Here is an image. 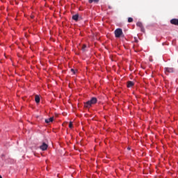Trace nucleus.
I'll list each match as a JSON object with an SVG mask.
<instances>
[{"instance_id": "f257e3e1", "label": "nucleus", "mask_w": 178, "mask_h": 178, "mask_svg": "<svg viewBox=\"0 0 178 178\" xmlns=\"http://www.w3.org/2000/svg\"><path fill=\"white\" fill-rule=\"evenodd\" d=\"M97 101L98 100L96 97H92L90 100L84 103V106L85 108H91L92 105H95V104H97Z\"/></svg>"}, {"instance_id": "f03ea898", "label": "nucleus", "mask_w": 178, "mask_h": 178, "mask_svg": "<svg viewBox=\"0 0 178 178\" xmlns=\"http://www.w3.org/2000/svg\"><path fill=\"white\" fill-rule=\"evenodd\" d=\"M114 33L116 38H120V37L123 35V31L122 29H117Z\"/></svg>"}, {"instance_id": "7ed1b4c3", "label": "nucleus", "mask_w": 178, "mask_h": 178, "mask_svg": "<svg viewBox=\"0 0 178 178\" xmlns=\"http://www.w3.org/2000/svg\"><path fill=\"white\" fill-rule=\"evenodd\" d=\"M40 149L42 151H47V149H48V145L45 143H42V145L40 146Z\"/></svg>"}, {"instance_id": "20e7f679", "label": "nucleus", "mask_w": 178, "mask_h": 178, "mask_svg": "<svg viewBox=\"0 0 178 178\" xmlns=\"http://www.w3.org/2000/svg\"><path fill=\"white\" fill-rule=\"evenodd\" d=\"M136 26L138 27H140V31H142V33H145V29H144V26H143L142 22H137Z\"/></svg>"}, {"instance_id": "39448f33", "label": "nucleus", "mask_w": 178, "mask_h": 178, "mask_svg": "<svg viewBox=\"0 0 178 178\" xmlns=\"http://www.w3.org/2000/svg\"><path fill=\"white\" fill-rule=\"evenodd\" d=\"M175 72V68L173 67H165V73H173Z\"/></svg>"}, {"instance_id": "423d86ee", "label": "nucleus", "mask_w": 178, "mask_h": 178, "mask_svg": "<svg viewBox=\"0 0 178 178\" xmlns=\"http://www.w3.org/2000/svg\"><path fill=\"white\" fill-rule=\"evenodd\" d=\"M171 24H174L175 26H178V19H172L170 20Z\"/></svg>"}, {"instance_id": "0eeeda50", "label": "nucleus", "mask_w": 178, "mask_h": 178, "mask_svg": "<svg viewBox=\"0 0 178 178\" xmlns=\"http://www.w3.org/2000/svg\"><path fill=\"white\" fill-rule=\"evenodd\" d=\"M133 86H134V82H133L131 81H129L127 82V87H128V88H130L133 87Z\"/></svg>"}, {"instance_id": "6e6552de", "label": "nucleus", "mask_w": 178, "mask_h": 178, "mask_svg": "<svg viewBox=\"0 0 178 178\" xmlns=\"http://www.w3.org/2000/svg\"><path fill=\"white\" fill-rule=\"evenodd\" d=\"M52 122H54V117L45 120V123H51Z\"/></svg>"}, {"instance_id": "1a4fd4ad", "label": "nucleus", "mask_w": 178, "mask_h": 178, "mask_svg": "<svg viewBox=\"0 0 178 178\" xmlns=\"http://www.w3.org/2000/svg\"><path fill=\"white\" fill-rule=\"evenodd\" d=\"M72 19L75 20V22H77V20H79V14L73 15L72 16Z\"/></svg>"}, {"instance_id": "9d476101", "label": "nucleus", "mask_w": 178, "mask_h": 178, "mask_svg": "<svg viewBox=\"0 0 178 178\" xmlns=\"http://www.w3.org/2000/svg\"><path fill=\"white\" fill-rule=\"evenodd\" d=\"M35 101L36 104H40V96L35 95Z\"/></svg>"}, {"instance_id": "9b49d317", "label": "nucleus", "mask_w": 178, "mask_h": 178, "mask_svg": "<svg viewBox=\"0 0 178 178\" xmlns=\"http://www.w3.org/2000/svg\"><path fill=\"white\" fill-rule=\"evenodd\" d=\"M89 3H92V2H95L96 3H98L99 2V0H88Z\"/></svg>"}, {"instance_id": "f8f14e48", "label": "nucleus", "mask_w": 178, "mask_h": 178, "mask_svg": "<svg viewBox=\"0 0 178 178\" xmlns=\"http://www.w3.org/2000/svg\"><path fill=\"white\" fill-rule=\"evenodd\" d=\"M128 23H133V18L129 17L128 18Z\"/></svg>"}, {"instance_id": "ddd939ff", "label": "nucleus", "mask_w": 178, "mask_h": 178, "mask_svg": "<svg viewBox=\"0 0 178 178\" xmlns=\"http://www.w3.org/2000/svg\"><path fill=\"white\" fill-rule=\"evenodd\" d=\"M69 127H70V129H72L73 128V123L72 122H70Z\"/></svg>"}, {"instance_id": "4468645a", "label": "nucleus", "mask_w": 178, "mask_h": 178, "mask_svg": "<svg viewBox=\"0 0 178 178\" xmlns=\"http://www.w3.org/2000/svg\"><path fill=\"white\" fill-rule=\"evenodd\" d=\"M86 48H87V45L83 44L82 47V51H86Z\"/></svg>"}, {"instance_id": "2eb2a0df", "label": "nucleus", "mask_w": 178, "mask_h": 178, "mask_svg": "<svg viewBox=\"0 0 178 178\" xmlns=\"http://www.w3.org/2000/svg\"><path fill=\"white\" fill-rule=\"evenodd\" d=\"M71 72H72L74 74H76V71L74 70L71 69Z\"/></svg>"}, {"instance_id": "dca6fc26", "label": "nucleus", "mask_w": 178, "mask_h": 178, "mask_svg": "<svg viewBox=\"0 0 178 178\" xmlns=\"http://www.w3.org/2000/svg\"><path fill=\"white\" fill-rule=\"evenodd\" d=\"M109 9H112V7L111 6H108Z\"/></svg>"}, {"instance_id": "f3484780", "label": "nucleus", "mask_w": 178, "mask_h": 178, "mask_svg": "<svg viewBox=\"0 0 178 178\" xmlns=\"http://www.w3.org/2000/svg\"><path fill=\"white\" fill-rule=\"evenodd\" d=\"M0 178H2V176L0 175Z\"/></svg>"}, {"instance_id": "a211bd4d", "label": "nucleus", "mask_w": 178, "mask_h": 178, "mask_svg": "<svg viewBox=\"0 0 178 178\" xmlns=\"http://www.w3.org/2000/svg\"><path fill=\"white\" fill-rule=\"evenodd\" d=\"M33 17H34L33 16L31 17V18L33 19Z\"/></svg>"}, {"instance_id": "6ab92c4d", "label": "nucleus", "mask_w": 178, "mask_h": 178, "mask_svg": "<svg viewBox=\"0 0 178 178\" xmlns=\"http://www.w3.org/2000/svg\"><path fill=\"white\" fill-rule=\"evenodd\" d=\"M128 149H130V148L128 147Z\"/></svg>"}]
</instances>
